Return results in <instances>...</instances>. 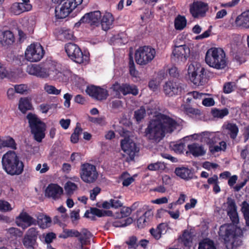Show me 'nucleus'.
<instances>
[{
	"label": "nucleus",
	"mask_w": 249,
	"mask_h": 249,
	"mask_svg": "<svg viewBox=\"0 0 249 249\" xmlns=\"http://www.w3.org/2000/svg\"><path fill=\"white\" fill-rule=\"evenodd\" d=\"M177 122L169 116L159 113L151 120L144 131L145 136L149 140L160 141L166 132H172L176 128Z\"/></svg>",
	"instance_id": "f257e3e1"
},
{
	"label": "nucleus",
	"mask_w": 249,
	"mask_h": 249,
	"mask_svg": "<svg viewBox=\"0 0 249 249\" xmlns=\"http://www.w3.org/2000/svg\"><path fill=\"white\" fill-rule=\"evenodd\" d=\"M1 163L4 171L12 176H19L24 171V164L23 161L13 151H9L3 155Z\"/></svg>",
	"instance_id": "f03ea898"
},
{
	"label": "nucleus",
	"mask_w": 249,
	"mask_h": 249,
	"mask_svg": "<svg viewBox=\"0 0 249 249\" xmlns=\"http://www.w3.org/2000/svg\"><path fill=\"white\" fill-rule=\"evenodd\" d=\"M205 60L210 67L217 70L223 69L227 65L225 53L220 48L213 47L208 49Z\"/></svg>",
	"instance_id": "7ed1b4c3"
},
{
	"label": "nucleus",
	"mask_w": 249,
	"mask_h": 249,
	"mask_svg": "<svg viewBox=\"0 0 249 249\" xmlns=\"http://www.w3.org/2000/svg\"><path fill=\"white\" fill-rule=\"evenodd\" d=\"M65 52L73 62L78 64L88 63L89 60V53L88 52H82L81 48L76 44L68 43L65 45Z\"/></svg>",
	"instance_id": "20e7f679"
},
{
	"label": "nucleus",
	"mask_w": 249,
	"mask_h": 249,
	"mask_svg": "<svg viewBox=\"0 0 249 249\" xmlns=\"http://www.w3.org/2000/svg\"><path fill=\"white\" fill-rule=\"evenodd\" d=\"M26 117L35 140L37 142H41L45 136L46 124L32 113H28Z\"/></svg>",
	"instance_id": "39448f33"
},
{
	"label": "nucleus",
	"mask_w": 249,
	"mask_h": 249,
	"mask_svg": "<svg viewBox=\"0 0 249 249\" xmlns=\"http://www.w3.org/2000/svg\"><path fill=\"white\" fill-rule=\"evenodd\" d=\"M218 233L224 243L227 245H231L232 248L234 247L239 246L242 244L239 235L236 233L234 229H232L229 226H221Z\"/></svg>",
	"instance_id": "423d86ee"
},
{
	"label": "nucleus",
	"mask_w": 249,
	"mask_h": 249,
	"mask_svg": "<svg viewBox=\"0 0 249 249\" xmlns=\"http://www.w3.org/2000/svg\"><path fill=\"white\" fill-rule=\"evenodd\" d=\"M155 55V49L149 46H141L135 52V60L138 64L144 66L151 62Z\"/></svg>",
	"instance_id": "0eeeda50"
},
{
	"label": "nucleus",
	"mask_w": 249,
	"mask_h": 249,
	"mask_svg": "<svg viewBox=\"0 0 249 249\" xmlns=\"http://www.w3.org/2000/svg\"><path fill=\"white\" fill-rule=\"evenodd\" d=\"M188 73L190 81L196 86H203L207 81L205 69L199 64H196V67L190 65Z\"/></svg>",
	"instance_id": "6e6552de"
},
{
	"label": "nucleus",
	"mask_w": 249,
	"mask_h": 249,
	"mask_svg": "<svg viewBox=\"0 0 249 249\" xmlns=\"http://www.w3.org/2000/svg\"><path fill=\"white\" fill-rule=\"evenodd\" d=\"M83 0H65L60 6L55 9L56 19H63L67 17L72 11L82 3Z\"/></svg>",
	"instance_id": "1a4fd4ad"
},
{
	"label": "nucleus",
	"mask_w": 249,
	"mask_h": 249,
	"mask_svg": "<svg viewBox=\"0 0 249 249\" xmlns=\"http://www.w3.org/2000/svg\"><path fill=\"white\" fill-rule=\"evenodd\" d=\"M80 174L81 179L88 183L94 182L98 177L96 166L89 163L82 164Z\"/></svg>",
	"instance_id": "9d476101"
},
{
	"label": "nucleus",
	"mask_w": 249,
	"mask_h": 249,
	"mask_svg": "<svg viewBox=\"0 0 249 249\" xmlns=\"http://www.w3.org/2000/svg\"><path fill=\"white\" fill-rule=\"evenodd\" d=\"M45 51L40 44H31L28 46L25 53V58L30 62H38L43 57Z\"/></svg>",
	"instance_id": "9b49d317"
},
{
	"label": "nucleus",
	"mask_w": 249,
	"mask_h": 249,
	"mask_svg": "<svg viewBox=\"0 0 249 249\" xmlns=\"http://www.w3.org/2000/svg\"><path fill=\"white\" fill-rule=\"evenodd\" d=\"M121 146L123 151L128 156L126 158L128 162L133 160L136 154L139 151V148L129 137H126L121 141Z\"/></svg>",
	"instance_id": "f8f14e48"
},
{
	"label": "nucleus",
	"mask_w": 249,
	"mask_h": 249,
	"mask_svg": "<svg viewBox=\"0 0 249 249\" xmlns=\"http://www.w3.org/2000/svg\"><path fill=\"white\" fill-rule=\"evenodd\" d=\"M38 231L36 228H29L26 232L22 239L23 246L27 249H34L37 245V239Z\"/></svg>",
	"instance_id": "ddd939ff"
},
{
	"label": "nucleus",
	"mask_w": 249,
	"mask_h": 249,
	"mask_svg": "<svg viewBox=\"0 0 249 249\" xmlns=\"http://www.w3.org/2000/svg\"><path fill=\"white\" fill-rule=\"evenodd\" d=\"M101 18L100 11H95L85 14L76 24L88 23L91 26H98L100 25Z\"/></svg>",
	"instance_id": "4468645a"
},
{
	"label": "nucleus",
	"mask_w": 249,
	"mask_h": 249,
	"mask_svg": "<svg viewBox=\"0 0 249 249\" xmlns=\"http://www.w3.org/2000/svg\"><path fill=\"white\" fill-rule=\"evenodd\" d=\"M86 92L90 96L97 100H105L108 96V91L106 89L94 85L88 87Z\"/></svg>",
	"instance_id": "2eb2a0df"
},
{
	"label": "nucleus",
	"mask_w": 249,
	"mask_h": 249,
	"mask_svg": "<svg viewBox=\"0 0 249 249\" xmlns=\"http://www.w3.org/2000/svg\"><path fill=\"white\" fill-rule=\"evenodd\" d=\"M16 219L17 225L23 230L32 225H36V220L26 212H21Z\"/></svg>",
	"instance_id": "dca6fc26"
},
{
	"label": "nucleus",
	"mask_w": 249,
	"mask_h": 249,
	"mask_svg": "<svg viewBox=\"0 0 249 249\" xmlns=\"http://www.w3.org/2000/svg\"><path fill=\"white\" fill-rule=\"evenodd\" d=\"M190 53V49L185 44L175 46L173 51L172 57L177 62L185 61Z\"/></svg>",
	"instance_id": "f3484780"
},
{
	"label": "nucleus",
	"mask_w": 249,
	"mask_h": 249,
	"mask_svg": "<svg viewBox=\"0 0 249 249\" xmlns=\"http://www.w3.org/2000/svg\"><path fill=\"white\" fill-rule=\"evenodd\" d=\"M227 214L233 224H237L239 222V218L237 213V207L235 200L231 197L227 198Z\"/></svg>",
	"instance_id": "a211bd4d"
},
{
	"label": "nucleus",
	"mask_w": 249,
	"mask_h": 249,
	"mask_svg": "<svg viewBox=\"0 0 249 249\" xmlns=\"http://www.w3.org/2000/svg\"><path fill=\"white\" fill-rule=\"evenodd\" d=\"M27 71L29 74L38 77L45 78L50 75V70L41 66L40 65H32L29 66Z\"/></svg>",
	"instance_id": "6ab92c4d"
},
{
	"label": "nucleus",
	"mask_w": 249,
	"mask_h": 249,
	"mask_svg": "<svg viewBox=\"0 0 249 249\" xmlns=\"http://www.w3.org/2000/svg\"><path fill=\"white\" fill-rule=\"evenodd\" d=\"M30 0H21V2H15L11 7V12L15 15H19L32 9Z\"/></svg>",
	"instance_id": "aec40b11"
},
{
	"label": "nucleus",
	"mask_w": 249,
	"mask_h": 249,
	"mask_svg": "<svg viewBox=\"0 0 249 249\" xmlns=\"http://www.w3.org/2000/svg\"><path fill=\"white\" fill-rule=\"evenodd\" d=\"M223 127L226 136L230 138L233 143H237L239 142V141L237 140L239 130L236 124L228 122L224 124Z\"/></svg>",
	"instance_id": "412c9836"
},
{
	"label": "nucleus",
	"mask_w": 249,
	"mask_h": 249,
	"mask_svg": "<svg viewBox=\"0 0 249 249\" xmlns=\"http://www.w3.org/2000/svg\"><path fill=\"white\" fill-rule=\"evenodd\" d=\"M182 88L179 84L169 81L166 82L163 86V91L166 95L169 97L180 94Z\"/></svg>",
	"instance_id": "4be33fe9"
},
{
	"label": "nucleus",
	"mask_w": 249,
	"mask_h": 249,
	"mask_svg": "<svg viewBox=\"0 0 249 249\" xmlns=\"http://www.w3.org/2000/svg\"><path fill=\"white\" fill-rule=\"evenodd\" d=\"M208 9L207 3L197 1L194 2L191 6L190 11L193 17L198 18L199 16L204 17Z\"/></svg>",
	"instance_id": "5701e85b"
},
{
	"label": "nucleus",
	"mask_w": 249,
	"mask_h": 249,
	"mask_svg": "<svg viewBox=\"0 0 249 249\" xmlns=\"http://www.w3.org/2000/svg\"><path fill=\"white\" fill-rule=\"evenodd\" d=\"M63 193L62 188L56 184H49L45 190V196L54 200L58 199Z\"/></svg>",
	"instance_id": "b1692460"
},
{
	"label": "nucleus",
	"mask_w": 249,
	"mask_h": 249,
	"mask_svg": "<svg viewBox=\"0 0 249 249\" xmlns=\"http://www.w3.org/2000/svg\"><path fill=\"white\" fill-rule=\"evenodd\" d=\"M14 41V35L13 33L9 30L2 32L1 35H0V44L3 46L12 45Z\"/></svg>",
	"instance_id": "393cba45"
},
{
	"label": "nucleus",
	"mask_w": 249,
	"mask_h": 249,
	"mask_svg": "<svg viewBox=\"0 0 249 249\" xmlns=\"http://www.w3.org/2000/svg\"><path fill=\"white\" fill-rule=\"evenodd\" d=\"M235 22L238 27L249 29V11L244 12L238 16Z\"/></svg>",
	"instance_id": "a878e982"
},
{
	"label": "nucleus",
	"mask_w": 249,
	"mask_h": 249,
	"mask_svg": "<svg viewBox=\"0 0 249 249\" xmlns=\"http://www.w3.org/2000/svg\"><path fill=\"white\" fill-rule=\"evenodd\" d=\"M114 21V18L112 15L109 12L105 13L102 18H101L100 24H101L103 30L107 31L109 29Z\"/></svg>",
	"instance_id": "bb28decb"
},
{
	"label": "nucleus",
	"mask_w": 249,
	"mask_h": 249,
	"mask_svg": "<svg viewBox=\"0 0 249 249\" xmlns=\"http://www.w3.org/2000/svg\"><path fill=\"white\" fill-rule=\"evenodd\" d=\"M188 149L194 156L198 157L203 156L205 154V151L202 145H199V144L193 143L191 144L188 145Z\"/></svg>",
	"instance_id": "cd10ccee"
},
{
	"label": "nucleus",
	"mask_w": 249,
	"mask_h": 249,
	"mask_svg": "<svg viewBox=\"0 0 249 249\" xmlns=\"http://www.w3.org/2000/svg\"><path fill=\"white\" fill-rule=\"evenodd\" d=\"M175 173L177 176L184 179L191 178L192 176V171L187 167H178L175 169Z\"/></svg>",
	"instance_id": "c85d7f7f"
},
{
	"label": "nucleus",
	"mask_w": 249,
	"mask_h": 249,
	"mask_svg": "<svg viewBox=\"0 0 249 249\" xmlns=\"http://www.w3.org/2000/svg\"><path fill=\"white\" fill-rule=\"evenodd\" d=\"M73 32L70 29L61 28L58 30V38L63 41L74 39Z\"/></svg>",
	"instance_id": "c756f323"
},
{
	"label": "nucleus",
	"mask_w": 249,
	"mask_h": 249,
	"mask_svg": "<svg viewBox=\"0 0 249 249\" xmlns=\"http://www.w3.org/2000/svg\"><path fill=\"white\" fill-rule=\"evenodd\" d=\"M32 105L28 98H21L19 101L18 109L23 113L31 110Z\"/></svg>",
	"instance_id": "7c9ffc66"
},
{
	"label": "nucleus",
	"mask_w": 249,
	"mask_h": 249,
	"mask_svg": "<svg viewBox=\"0 0 249 249\" xmlns=\"http://www.w3.org/2000/svg\"><path fill=\"white\" fill-rule=\"evenodd\" d=\"M40 217H38L36 224L37 223L41 228L46 229L51 226L52 220L50 216L45 215Z\"/></svg>",
	"instance_id": "2f4dec72"
},
{
	"label": "nucleus",
	"mask_w": 249,
	"mask_h": 249,
	"mask_svg": "<svg viewBox=\"0 0 249 249\" xmlns=\"http://www.w3.org/2000/svg\"><path fill=\"white\" fill-rule=\"evenodd\" d=\"M81 234V232L76 230L63 229V233L59 235V237L63 239L72 237H78Z\"/></svg>",
	"instance_id": "473e14b6"
},
{
	"label": "nucleus",
	"mask_w": 249,
	"mask_h": 249,
	"mask_svg": "<svg viewBox=\"0 0 249 249\" xmlns=\"http://www.w3.org/2000/svg\"><path fill=\"white\" fill-rule=\"evenodd\" d=\"M211 113L214 118L222 119L229 114V111L227 108L222 109L213 108L211 109Z\"/></svg>",
	"instance_id": "72a5a7b5"
},
{
	"label": "nucleus",
	"mask_w": 249,
	"mask_h": 249,
	"mask_svg": "<svg viewBox=\"0 0 249 249\" xmlns=\"http://www.w3.org/2000/svg\"><path fill=\"white\" fill-rule=\"evenodd\" d=\"M187 20L184 16L178 15L174 21L175 28L177 30H182L186 26Z\"/></svg>",
	"instance_id": "f704fd0d"
},
{
	"label": "nucleus",
	"mask_w": 249,
	"mask_h": 249,
	"mask_svg": "<svg viewBox=\"0 0 249 249\" xmlns=\"http://www.w3.org/2000/svg\"><path fill=\"white\" fill-rule=\"evenodd\" d=\"M198 249H216V248L212 240L206 238L199 243Z\"/></svg>",
	"instance_id": "c9c22d12"
},
{
	"label": "nucleus",
	"mask_w": 249,
	"mask_h": 249,
	"mask_svg": "<svg viewBox=\"0 0 249 249\" xmlns=\"http://www.w3.org/2000/svg\"><path fill=\"white\" fill-rule=\"evenodd\" d=\"M122 94L126 95L128 94H132L133 95H137L138 94V89L135 86H130L127 84H123Z\"/></svg>",
	"instance_id": "e433bc0d"
},
{
	"label": "nucleus",
	"mask_w": 249,
	"mask_h": 249,
	"mask_svg": "<svg viewBox=\"0 0 249 249\" xmlns=\"http://www.w3.org/2000/svg\"><path fill=\"white\" fill-rule=\"evenodd\" d=\"M122 218H116L117 219L112 222V226L114 227H124L130 225L133 221L130 217H127L125 219Z\"/></svg>",
	"instance_id": "4c0bfd02"
},
{
	"label": "nucleus",
	"mask_w": 249,
	"mask_h": 249,
	"mask_svg": "<svg viewBox=\"0 0 249 249\" xmlns=\"http://www.w3.org/2000/svg\"><path fill=\"white\" fill-rule=\"evenodd\" d=\"M184 111L186 114L192 117H197L201 115L200 110L191 107L189 105H186L184 107Z\"/></svg>",
	"instance_id": "58836bf2"
},
{
	"label": "nucleus",
	"mask_w": 249,
	"mask_h": 249,
	"mask_svg": "<svg viewBox=\"0 0 249 249\" xmlns=\"http://www.w3.org/2000/svg\"><path fill=\"white\" fill-rule=\"evenodd\" d=\"M81 234V235L78 237L81 243V248L83 249V246L86 244L87 240L89 239L91 233L87 229H83Z\"/></svg>",
	"instance_id": "ea45409f"
},
{
	"label": "nucleus",
	"mask_w": 249,
	"mask_h": 249,
	"mask_svg": "<svg viewBox=\"0 0 249 249\" xmlns=\"http://www.w3.org/2000/svg\"><path fill=\"white\" fill-rule=\"evenodd\" d=\"M241 211L245 220L246 225L249 227V204L244 201L242 203Z\"/></svg>",
	"instance_id": "a19ab883"
},
{
	"label": "nucleus",
	"mask_w": 249,
	"mask_h": 249,
	"mask_svg": "<svg viewBox=\"0 0 249 249\" xmlns=\"http://www.w3.org/2000/svg\"><path fill=\"white\" fill-rule=\"evenodd\" d=\"M90 211L91 214L93 215L92 216L96 215L99 217H101L105 215L109 216L112 214V212L110 211H103L94 207L91 208Z\"/></svg>",
	"instance_id": "79ce46f5"
},
{
	"label": "nucleus",
	"mask_w": 249,
	"mask_h": 249,
	"mask_svg": "<svg viewBox=\"0 0 249 249\" xmlns=\"http://www.w3.org/2000/svg\"><path fill=\"white\" fill-rule=\"evenodd\" d=\"M181 240L183 245L185 247H189L192 242V237L191 233L187 230L184 231Z\"/></svg>",
	"instance_id": "37998d69"
},
{
	"label": "nucleus",
	"mask_w": 249,
	"mask_h": 249,
	"mask_svg": "<svg viewBox=\"0 0 249 249\" xmlns=\"http://www.w3.org/2000/svg\"><path fill=\"white\" fill-rule=\"evenodd\" d=\"M165 168L164 163L160 161L150 163L147 166V169L150 171H163Z\"/></svg>",
	"instance_id": "c03bdc74"
},
{
	"label": "nucleus",
	"mask_w": 249,
	"mask_h": 249,
	"mask_svg": "<svg viewBox=\"0 0 249 249\" xmlns=\"http://www.w3.org/2000/svg\"><path fill=\"white\" fill-rule=\"evenodd\" d=\"M1 147H10L13 149H16V143L13 138L10 137L6 138L5 139L1 140Z\"/></svg>",
	"instance_id": "a18cd8bd"
},
{
	"label": "nucleus",
	"mask_w": 249,
	"mask_h": 249,
	"mask_svg": "<svg viewBox=\"0 0 249 249\" xmlns=\"http://www.w3.org/2000/svg\"><path fill=\"white\" fill-rule=\"evenodd\" d=\"M131 212L132 211L129 207H124L120 212H116L113 216L116 218L126 217L129 216Z\"/></svg>",
	"instance_id": "49530a36"
},
{
	"label": "nucleus",
	"mask_w": 249,
	"mask_h": 249,
	"mask_svg": "<svg viewBox=\"0 0 249 249\" xmlns=\"http://www.w3.org/2000/svg\"><path fill=\"white\" fill-rule=\"evenodd\" d=\"M146 110L143 107H141L139 109L134 111V118L136 121L139 123L145 117Z\"/></svg>",
	"instance_id": "de8ad7c7"
},
{
	"label": "nucleus",
	"mask_w": 249,
	"mask_h": 249,
	"mask_svg": "<svg viewBox=\"0 0 249 249\" xmlns=\"http://www.w3.org/2000/svg\"><path fill=\"white\" fill-rule=\"evenodd\" d=\"M128 67L130 74L133 77H137L138 71L135 68V65L133 57L131 56L129 58Z\"/></svg>",
	"instance_id": "09e8293b"
},
{
	"label": "nucleus",
	"mask_w": 249,
	"mask_h": 249,
	"mask_svg": "<svg viewBox=\"0 0 249 249\" xmlns=\"http://www.w3.org/2000/svg\"><path fill=\"white\" fill-rule=\"evenodd\" d=\"M44 90L50 94L59 95L61 92L60 89H57L54 86L47 84L44 86Z\"/></svg>",
	"instance_id": "8fccbe9b"
},
{
	"label": "nucleus",
	"mask_w": 249,
	"mask_h": 249,
	"mask_svg": "<svg viewBox=\"0 0 249 249\" xmlns=\"http://www.w3.org/2000/svg\"><path fill=\"white\" fill-rule=\"evenodd\" d=\"M12 209V208L9 202L4 200H0V211L5 212L10 211Z\"/></svg>",
	"instance_id": "3c124183"
},
{
	"label": "nucleus",
	"mask_w": 249,
	"mask_h": 249,
	"mask_svg": "<svg viewBox=\"0 0 249 249\" xmlns=\"http://www.w3.org/2000/svg\"><path fill=\"white\" fill-rule=\"evenodd\" d=\"M137 238L135 236H132L129 237V240L125 242V243L129 246L130 248H136L138 247L137 245Z\"/></svg>",
	"instance_id": "603ef678"
},
{
	"label": "nucleus",
	"mask_w": 249,
	"mask_h": 249,
	"mask_svg": "<svg viewBox=\"0 0 249 249\" xmlns=\"http://www.w3.org/2000/svg\"><path fill=\"white\" fill-rule=\"evenodd\" d=\"M77 188V186L75 183L71 181L67 182L65 186V189L69 193H72Z\"/></svg>",
	"instance_id": "864d4df0"
},
{
	"label": "nucleus",
	"mask_w": 249,
	"mask_h": 249,
	"mask_svg": "<svg viewBox=\"0 0 249 249\" xmlns=\"http://www.w3.org/2000/svg\"><path fill=\"white\" fill-rule=\"evenodd\" d=\"M14 88L16 92L20 94L24 93L27 90V86L25 84L16 85Z\"/></svg>",
	"instance_id": "5fc2aeb1"
},
{
	"label": "nucleus",
	"mask_w": 249,
	"mask_h": 249,
	"mask_svg": "<svg viewBox=\"0 0 249 249\" xmlns=\"http://www.w3.org/2000/svg\"><path fill=\"white\" fill-rule=\"evenodd\" d=\"M233 86L231 82L226 83L223 87V92L227 94L231 93L233 90Z\"/></svg>",
	"instance_id": "6e6d98bb"
},
{
	"label": "nucleus",
	"mask_w": 249,
	"mask_h": 249,
	"mask_svg": "<svg viewBox=\"0 0 249 249\" xmlns=\"http://www.w3.org/2000/svg\"><path fill=\"white\" fill-rule=\"evenodd\" d=\"M147 223L146 219L144 218V216L141 215L137 221V226L139 228H143L146 225Z\"/></svg>",
	"instance_id": "4d7b16f0"
},
{
	"label": "nucleus",
	"mask_w": 249,
	"mask_h": 249,
	"mask_svg": "<svg viewBox=\"0 0 249 249\" xmlns=\"http://www.w3.org/2000/svg\"><path fill=\"white\" fill-rule=\"evenodd\" d=\"M111 89L116 93V95H120L121 92L122 93L123 84L120 85L118 82H115L112 85Z\"/></svg>",
	"instance_id": "13d9d810"
},
{
	"label": "nucleus",
	"mask_w": 249,
	"mask_h": 249,
	"mask_svg": "<svg viewBox=\"0 0 249 249\" xmlns=\"http://www.w3.org/2000/svg\"><path fill=\"white\" fill-rule=\"evenodd\" d=\"M110 201L111 203L112 208L117 209L123 206V203L117 198L111 199Z\"/></svg>",
	"instance_id": "bf43d9fd"
},
{
	"label": "nucleus",
	"mask_w": 249,
	"mask_h": 249,
	"mask_svg": "<svg viewBox=\"0 0 249 249\" xmlns=\"http://www.w3.org/2000/svg\"><path fill=\"white\" fill-rule=\"evenodd\" d=\"M101 189L98 187L94 188L90 193V198L92 200L96 199V196L100 193Z\"/></svg>",
	"instance_id": "052dcab7"
},
{
	"label": "nucleus",
	"mask_w": 249,
	"mask_h": 249,
	"mask_svg": "<svg viewBox=\"0 0 249 249\" xmlns=\"http://www.w3.org/2000/svg\"><path fill=\"white\" fill-rule=\"evenodd\" d=\"M202 105L205 107H211L214 105V101L212 98H206L202 100Z\"/></svg>",
	"instance_id": "680f3d73"
},
{
	"label": "nucleus",
	"mask_w": 249,
	"mask_h": 249,
	"mask_svg": "<svg viewBox=\"0 0 249 249\" xmlns=\"http://www.w3.org/2000/svg\"><path fill=\"white\" fill-rule=\"evenodd\" d=\"M150 232L154 238L156 240H159L161 238V233L158 230L157 228L156 229L151 228L150 230Z\"/></svg>",
	"instance_id": "e2e57ef3"
},
{
	"label": "nucleus",
	"mask_w": 249,
	"mask_h": 249,
	"mask_svg": "<svg viewBox=\"0 0 249 249\" xmlns=\"http://www.w3.org/2000/svg\"><path fill=\"white\" fill-rule=\"evenodd\" d=\"M71 123V120L70 119H62L59 121V124L61 127L64 129H67L69 128Z\"/></svg>",
	"instance_id": "0e129e2a"
},
{
	"label": "nucleus",
	"mask_w": 249,
	"mask_h": 249,
	"mask_svg": "<svg viewBox=\"0 0 249 249\" xmlns=\"http://www.w3.org/2000/svg\"><path fill=\"white\" fill-rule=\"evenodd\" d=\"M71 98L72 95L68 93H67L64 95V98L65 99L64 105L66 107H70Z\"/></svg>",
	"instance_id": "69168bd1"
},
{
	"label": "nucleus",
	"mask_w": 249,
	"mask_h": 249,
	"mask_svg": "<svg viewBox=\"0 0 249 249\" xmlns=\"http://www.w3.org/2000/svg\"><path fill=\"white\" fill-rule=\"evenodd\" d=\"M56 238V235L53 232H50L46 234L45 237V242L47 243H51L53 240Z\"/></svg>",
	"instance_id": "338daca9"
},
{
	"label": "nucleus",
	"mask_w": 249,
	"mask_h": 249,
	"mask_svg": "<svg viewBox=\"0 0 249 249\" xmlns=\"http://www.w3.org/2000/svg\"><path fill=\"white\" fill-rule=\"evenodd\" d=\"M70 217L72 222L80 219L79 210L72 211L70 214Z\"/></svg>",
	"instance_id": "774afa93"
}]
</instances>
